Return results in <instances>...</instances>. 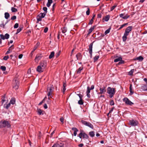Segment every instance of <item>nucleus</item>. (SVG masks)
I'll use <instances>...</instances> for the list:
<instances>
[{
    "instance_id": "nucleus-33",
    "label": "nucleus",
    "mask_w": 147,
    "mask_h": 147,
    "mask_svg": "<svg viewBox=\"0 0 147 147\" xmlns=\"http://www.w3.org/2000/svg\"><path fill=\"white\" fill-rule=\"evenodd\" d=\"M129 90L130 92V95H132L134 94V92L132 91V85L131 84H130V85Z\"/></svg>"
},
{
    "instance_id": "nucleus-45",
    "label": "nucleus",
    "mask_w": 147,
    "mask_h": 147,
    "mask_svg": "<svg viewBox=\"0 0 147 147\" xmlns=\"http://www.w3.org/2000/svg\"><path fill=\"white\" fill-rule=\"evenodd\" d=\"M42 9H43V10L44 11V13H47V7H43V8Z\"/></svg>"
},
{
    "instance_id": "nucleus-9",
    "label": "nucleus",
    "mask_w": 147,
    "mask_h": 147,
    "mask_svg": "<svg viewBox=\"0 0 147 147\" xmlns=\"http://www.w3.org/2000/svg\"><path fill=\"white\" fill-rule=\"evenodd\" d=\"M138 123V121L136 120L131 119L129 121V124L132 126H136Z\"/></svg>"
},
{
    "instance_id": "nucleus-47",
    "label": "nucleus",
    "mask_w": 147,
    "mask_h": 147,
    "mask_svg": "<svg viewBox=\"0 0 147 147\" xmlns=\"http://www.w3.org/2000/svg\"><path fill=\"white\" fill-rule=\"evenodd\" d=\"M14 48V45H11L10 47L8 49V50H9V51H11V50L12 49H13Z\"/></svg>"
},
{
    "instance_id": "nucleus-22",
    "label": "nucleus",
    "mask_w": 147,
    "mask_h": 147,
    "mask_svg": "<svg viewBox=\"0 0 147 147\" xmlns=\"http://www.w3.org/2000/svg\"><path fill=\"white\" fill-rule=\"evenodd\" d=\"M110 18V16L109 15H107L104 18H103L102 20L106 22L108 21Z\"/></svg>"
},
{
    "instance_id": "nucleus-52",
    "label": "nucleus",
    "mask_w": 147,
    "mask_h": 147,
    "mask_svg": "<svg viewBox=\"0 0 147 147\" xmlns=\"http://www.w3.org/2000/svg\"><path fill=\"white\" fill-rule=\"evenodd\" d=\"M11 105V103L9 102L8 104L5 107V108L6 109H8L9 107Z\"/></svg>"
},
{
    "instance_id": "nucleus-26",
    "label": "nucleus",
    "mask_w": 147,
    "mask_h": 147,
    "mask_svg": "<svg viewBox=\"0 0 147 147\" xmlns=\"http://www.w3.org/2000/svg\"><path fill=\"white\" fill-rule=\"evenodd\" d=\"M37 112L38 113V115H43V113H42L43 111L42 110L40 109H37Z\"/></svg>"
},
{
    "instance_id": "nucleus-1",
    "label": "nucleus",
    "mask_w": 147,
    "mask_h": 147,
    "mask_svg": "<svg viewBox=\"0 0 147 147\" xmlns=\"http://www.w3.org/2000/svg\"><path fill=\"white\" fill-rule=\"evenodd\" d=\"M11 126L10 122L9 121L2 120L0 121V128L5 127L9 128Z\"/></svg>"
},
{
    "instance_id": "nucleus-19",
    "label": "nucleus",
    "mask_w": 147,
    "mask_h": 147,
    "mask_svg": "<svg viewBox=\"0 0 147 147\" xmlns=\"http://www.w3.org/2000/svg\"><path fill=\"white\" fill-rule=\"evenodd\" d=\"M63 90H62V91L63 94H64L65 93V91L66 90V88L67 86V84L66 83V82H63Z\"/></svg>"
},
{
    "instance_id": "nucleus-21",
    "label": "nucleus",
    "mask_w": 147,
    "mask_h": 147,
    "mask_svg": "<svg viewBox=\"0 0 147 147\" xmlns=\"http://www.w3.org/2000/svg\"><path fill=\"white\" fill-rule=\"evenodd\" d=\"M96 15L95 14H93V16L92 19L90 20L89 23V25H92L94 22V20L95 17Z\"/></svg>"
},
{
    "instance_id": "nucleus-60",
    "label": "nucleus",
    "mask_w": 147,
    "mask_h": 147,
    "mask_svg": "<svg viewBox=\"0 0 147 147\" xmlns=\"http://www.w3.org/2000/svg\"><path fill=\"white\" fill-rule=\"evenodd\" d=\"M16 17L15 16H13L11 18V20H16Z\"/></svg>"
},
{
    "instance_id": "nucleus-4",
    "label": "nucleus",
    "mask_w": 147,
    "mask_h": 147,
    "mask_svg": "<svg viewBox=\"0 0 147 147\" xmlns=\"http://www.w3.org/2000/svg\"><path fill=\"white\" fill-rule=\"evenodd\" d=\"M80 138L88 139L89 138V136L87 134H86L83 130H81L80 133L78 134V136Z\"/></svg>"
},
{
    "instance_id": "nucleus-41",
    "label": "nucleus",
    "mask_w": 147,
    "mask_h": 147,
    "mask_svg": "<svg viewBox=\"0 0 147 147\" xmlns=\"http://www.w3.org/2000/svg\"><path fill=\"white\" fill-rule=\"evenodd\" d=\"M0 69L2 70L3 71H5L6 70V67L5 66H1Z\"/></svg>"
},
{
    "instance_id": "nucleus-36",
    "label": "nucleus",
    "mask_w": 147,
    "mask_h": 147,
    "mask_svg": "<svg viewBox=\"0 0 147 147\" xmlns=\"http://www.w3.org/2000/svg\"><path fill=\"white\" fill-rule=\"evenodd\" d=\"M78 104L80 105H83L84 102L83 101V100L82 98L81 99H80V100L78 101Z\"/></svg>"
},
{
    "instance_id": "nucleus-40",
    "label": "nucleus",
    "mask_w": 147,
    "mask_h": 147,
    "mask_svg": "<svg viewBox=\"0 0 147 147\" xmlns=\"http://www.w3.org/2000/svg\"><path fill=\"white\" fill-rule=\"evenodd\" d=\"M61 51H59L57 53L55 54L56 58L58 57L60 55L61 53Z\"/></svg>"
},
{
    "instance_id": "nucleus-13",
    "label": "nucleus",
    "mask_w": 147,
    "mask_h": 147,
    "mask_svg": "<svg viewBox=\"0 0 147 147\" xmlns=\"http://www.w3.org/2000/svg\"><path fill=\"white\" fill-rule=\"evenodd\" d=\"M132 28V26H128L126 28L124 33L128 35L129 32L131 30Z\"/></svg>"
},
{
    "instance_id": "nucleus-54",
    "label": "nucleus",
    "mask_w": 147,
    "mask_h": 147,
    "mask_svg": "<svg viewBox=\"0 0 147 147\" xmlns=\"http://www.w3.org/2000/svg\"><path fill=\"white\" fill-rule=\"evenodd\" d=\"M18 26H19L18 24L17 23H16L14 25V28H17L18 27Z\"/></svg>"
},
{
    "instance_id": "nucleus-50",
    "label": "nucleus",
    "mask_w": 147,
    "mask_h": 147,
    "mask_svg": "<svg viewBox=\"0 0 147 147\" xmlns=\"http://www.w3.org/2000/svg\"><path fill=\"white\" fill-rule=\"evenodd\" d=\"M90 9L89 8H88V10L86 11V14L88 16L90 14Z\"/></svg>"
},
{
    "instance_id": "nucleus-44",
    "label": "nucleus",
    "mask_w": 147,
    "mask_h": 147,
    "mask_svg": "<svg viewBox=\"0 0 147 147\" xmlns=\"http://www.w3.org/2000/svg\"><path fill=\"white\" fill-rule=\"evenodd\" d=\"M22 28H19L17 30V32L16 33V34H18L22 30Z\"/></svg>"
},
{
    "instance_id": "nucleus-43",
    "label": "nucleus",
    "mask_w": 147,
    "mask_h": 147,
    "mask_svg": "<svg viewBox=\"0 0 147 147\" xmlns=\"http://www.w3.org/2000/svg\"><path fill=\"white\" fill-rule=\"evenodd\" d=\"M11 10L12 12H16L17 11H18L17 9L16 8L13 7H12L11 8Z\"/></svg>"
},
{
    "instance_id": "nucleus-6",
    "label": "nucleus",
    "mask_w": 147,
    "mask_h": 147,
    "mask_svg": "<svg viewBox=\"0 0 147 147\" xmlns=\"http://www.w3.org/2000/svg\"><path fill=\"white\" fill-rule=\"evenodd\" d=\"M81 122L83 125L87 126L92 129H93L94 126L90 123L84 120H81Z\"/></svg>"
},
{
    "instance_id": "nucleus-61",
    "label": "nucleus",
    "mask_w": 147,
    "mask_h": 147,
    "mask_svg": "<svg viewBox=\"0 0 147 147\" xmlns=\"http://www.w3.org/2000/svg\"><path fill=\"white\" fill-rule=\"evenodd\" d=\"M102 15L101 13H99L97 15V18H101L102 17Z\"/></svg>"
},
{
    "instance_id": "nucleus-34",
    "label": "nucleus",
    "mask_w": 147,
    "mask_h": 147,
    "mask_svg": "<svg viewBox=\"0 0 147 147\" xmlns=\"http://www.w3.org/2000/svg\"><path fill=\"white\" fill-rule=\"evenodd\" d=\"M99 57V55H96L94 58V61L95 62L97 61Z\"/></svg>"
},
{
    "instance_id": "nucleus-28",
    "label": "nucleus",
    "mask_w": 147,
    "mask_h": 147,
    "mask_svg": "<svg viewBox=\"0 0 147 147\" xmlns=\"http://www.w3.org/2000/svg\"><path fill=\"white\" fill-rule=\"evenodd\" d=\"M55 55V52L54 51H52L51 52L50 55L49 56V59H51Z\"/></svg>"
},
{
    "instance_id": "nucleus-11",
    "label": "nucleus",
    "mask_w": 147,
    "mask_h": 147,
    "mask_svg": "<svg viewBox=\"0 0 147 147\" xmlns=\"http://www.w3.org/2000/svg\"><path fill=\"white\" fill-rule=\"evenodd\" d=\"M94 42V41L93 42L91 43L89 45V52L90 55L91 57H92V46L93 45V43Z\"/></svg>"
},
{
    "instance_id": "nucleus-37",
    "label": "nucleus",
    "mask_w": 147,
    "mask_h": 147,
    "mask_svg": "<svg viewBox=\"0 0 147 147\" xmlns=\"http://www.w3.org/2000/svg\"><path fill=\"white\" fill-rule=\"evenodd\" d=\"M37 46H35L34 47L33 49V51L31 52L30 53V55H33V53L34 52V51L37 48Z\"/></svg>"
},
{
    "instance_id": "nucleus-57",
    "label": "nucleus",
    "mask_w": 147,
    "mask_h": 147,
    "mask_svg": "<svg viewBox=\"0 0 147 147\" xmlns=\"http://www.w3.org/2000/svg\"><path fill=\"white\" fill-rule=\"evenodd\" d=\"M119 61V57H118L116 59L114 60V62H117Z\"/></svg>"
},
{
    "instance_id": "nucleus-12",
    "label": "nucleus",
    "mask_w": 147,
    "mask_h": 147,
    "mask_svg": "<svg viewBox=\"0 0 147 147\" xmlns=\"http://www.w3.org/2000/svg\"><path fill=\"white\" fill-rule=\"evenodd\" d=\"M47 62L45 61H41L40 64V66L44 69L47 66Z\"/></svg>"
},
{
    "instance_id": "nucleus-39",
    "label": "nucleus",
    "mask_w": 147,
    "mask_h": 147,
    "mask_svg": "<svg viewBox=\"0 0 147 147\" xmlns=\"http://www.w3.org/2000/svg\"><path fill=\"white\" fill-rule=\"evenodd\" d=\"M134 71V69H131L130 71L128 72V74L130 75H132Z\"/></svg>"
},
{
    "instance_id": "nucleus-53",
    "label": "nucleus",
    "mask_w": 147,
    "mask_h": 147,
    "mask_svg": "<svg viewBox=\"0 0 147 147\" xmlns=\"http://www.w3.org/2000/svg\"><path fill=\"white\" fill-rule=\"evenodd\" d=\"M127 24H128L127 23H125L124 24L121 25V27H120V29L122 28H123V27H124L125 26L127 25Z\"/></svg>"
},
{
    "instance_id": "nucleus-29",
    "label": "nucleus",
    "mask_w": 147,
    "mask_h": 147,
    "mask_svg": "<svg viewBox=\"0 0 147 147\" xmlns=\"http://www.w3.org/2000/svg\"><path fill=\"white\" fill-rule=\"evenodd\" d=\"M144 59V58L142 56H140L136 58L135 60H139V61H142Z\"/></svg>"
},
{
    "instance_id": "nucleus-5",
    "label": "nucleus",
    "mask_w": 147,
    "mask_h": 147,
    "mask_svg": "<svg viewBox=\"0 0 147 147\" xmlns=\"http://www.w3.org/2000/svg\"><path fill=\"white\" fill-rule=\"evenodd\" d=\"M19 84V82L18 80L14 79L13 81V87L15 90H17L18 88Z\"/></svg>"
},
{
    "instance_id": "nucleus-20",
    "label": "nucleus",
    "mask_w": 147,
    "mask_h": 147,
    "mask_svg": "<svg viewBox=\"0 0 147 147\" xmlns=\"http://www.w3.org/2000/svg\"><path fill=\"white\" fill-rule=\"evenodd\" d=\"M42 56L41 54H38L35 57V61H38L40 60L42 58Z\"/></svg>"
},
{
    "instance_id": "nucleus-18",
    "label": "nucleus",
    "mask_w": 147,
    "mask_h": 147,
    "mask_svg": "<svg viewBox=\"0 0 147 147\" xmlns=\"http://www.w3.org/2000/svg\"><path fill=\"white\" fill-rule=\"evenodd\" d=\"M129 17V16L127 14L125 13H121L120 14V17L122 18L123 19H126Z\"/></svg>"
},
{
    "instance_id": "nucleus-14",
    "label": "nucleus",
    "mask_w": 147,
    "mask_h": 147,
    "mask_svg": "<svg viewBox=\"0 0 147 147\" xmlns=\"http://www.w3.org/2000/svg\"><path fill=\"white\" fill-rule=\"evenodd\" d=\"M76 57L78 60L81 61L82 59V55L81 53H79L76 55Z\"/></svg>"
},
{
    "instance_id": "nucleus-25",
    "label": "nucleus",
    "mask_w": 147,
    "mask_h": 147,
    "mask_svg": "<svg viewBox=\"0 0 147 147\" xmlns=\"http://www.w3.org/2000/svg\"><path fill=\"white\" fill-rule=\"evenodd\" d=\"M83 68V67H81L79 68L78 69L76 70V73L77 74H79L81 73V70H82Z\"/></svg>"
},
{
    "instance_id": "nucleus-55",
    "label": "nucleus",
    "mask_w": 147,
    "mask_h": 147,
    "mask_svg": "<svg viewBox=\"0 0 147 147\" xmlns=\"http://www.w3.org/2000/svg\"><path fill=\"white\" fill-rule=\"evenodd\" d=\"M0 36L1 39L4 40L5 39V36L3 34H1Z\"/></svg>"
},
{
    "instance_id": "nucleus-46",
    "label": "nucleus",
    "mask_w": 147,
    "mask_h": 147,
    "mask_svg": "<svg viewBox=\"0 0 147 147\" xmlns=\"http://www.w3.org/2000/svg\"><path fill=\"white\" fill-rule=\"evenodd\" d=\"M5 38L6 39H8L9 37V35L7 33L5 35Z\"/></svg>"
},
{
    "instance_id": "nucleus-63",
    "label": "nucleus",
    "mask_w": 147,
    "mask_h": 147,
    "mask_svg": "<svg viewBox=\"0 0 147 147\" xmlns=\"http://www.w3.org/2000/svg\"><path fill=\"white\" fill-rule=\"evenodd\" d=\"M48 30V28L47 27H46L44 29V32L45 33H46L47 32Z\"/></svg>"
},
{
    "instance_id": "nucleus-49",
    "label": "nucleus",
    "mask_w": 147,
    "mask_h": 147,
    "mask_svg": "<svg viewBox=\"0 0 147 147\" xmlns=\"http://www.w3.org/2000/svg\"><path fill=\"white\" fill-rule=\"evenodd\" d=\"M117 6L116 5H114V6H112L111 7V11H112Z\"/></svg>"
},
{
    "instance_id": "nucleus-30",
    "label": "nucleus",
    "mask_w": 147,
    "mask_h": 147,
    "mask_svg": "<svg viewBox=\"0 0 147 147\" xmlns=\"http://www.w3.org/2000/svg\"><path fill=\"white\" fill-rule=\"evenodd\" d=\"M89 135L91 137H94L95 136L94 132L93 131H91L89 132Z\"/></svg>"
},
{
    "instance_id": "nucleus-35",
    "label": "nucleus",
    "mask_w": 147,
    "mask_h": 147,
    "mask_svg": "<svg viewBox=\"0 0 147 147\" xmlns=\"http://www.w3.org/2000/svg\"><path fill=\"white\" fill-rule=\"evenodd\" d=\"M141 89L144 91L147 90V86L144 85L142 86Z\"/></svg>"
},
{
    "instance_id": "nucleus-3",
    "label": "nucleus",
    "mask_w": 147,
    "mask_h": 147,
    "mask_svg": "<svg viewBox=\"0 0 147 147\" xmlns=\"http://www.w3.org/2000/svg\"><path fill=\"white\" fill-rule=\"evenodd\" d=\"M54 88L52 86L48 87L47 89V95L48 97V98L50 100V98H52V94Z\"/></svg>"
},
{
    "instance_id": "nucleus-51",
    "label": "nucleus",
    "mask_w": 147,
    "mask_h": 147,
    "mask_svg": "<svg viewBox=\"0 0 147 147\" xmlns=\"http://www.w3.org/2000/svg\"><path fill=\"white\" fill-rule=\"evenodd\" d=\"M52 147H62V146L59 144H55Z\"/></svg>"
},
{
    "instance_id": "nucleus-17",
    "label": "nucleus",
    "mask_w": 147,
    "mask_h": 147,
    "mask_svg": "<svg viewBox=\"0 0 147 147\" xmlns=\"http://www.w3.org/2000/svg\"><path fill=\"white\" fill-rule=\"evenodd\" d=\"M44 69H43V68L39 65L36 68V71L40 73L43 72Z\"/></svg>"
},
{
    "instance_id": "nucleus-42",
    "label": "nucleus",
    "mask_w": 147,
    "mask_h": 147,
    "mask_svg": "<svg viewBox=\"0 0 147 147\" xmlns=\"http://www.w3.org/2000/svg\"><path fill=\"white\" fill-rule=\"evenodd\" d=\"M125 63V62L124 61L122 60V58L121 57H120V64H124Z\"/></svg>"
},
{
    "instance_id": "nucleus-7",
    "label": "nucleus",
    "mask_w": 147,
    "mask_h": 147,
    "mask_svg": "<svg viewBox=\"0 0 147 147\" xmlns=\"http://www.w3.org/2000/svg\"><path fill=\"white\" fill-rule=\"evenodd\" d=\"M46 13H41L38 14L36 17L37 22H39L42 20V18H44Z\"/></svg>"
},
{
    "instance_id": "nucleus-56",
    "label": "nucleus",
    "mask_w": 147,
    "mask_h": 147,
    "mask_svg": "<svg viewBox=\"0 0 147 147\" xmlns=\"http://www.w3.org/2000/svg\"><path fill=\"white\" fill-rule=\"evenodd\" d=\"M64 120V119L63 117H61L60 119V120L61 121V122L62 123V124L63 123Z\"/></svg>"
},
{
    "instance_id": "nucleus-64",
    "label": "nucleus",
    "mask_w": 147,
    "mask_h": 147,
    "mask_svg": "<svg viewBox=\"0 0 147 147\" xmlns=\"http://www.w3.org/2000/svg\"><path fill=\"white\" fill-rule=\"evenodd\" d=\"M114 104V101L113 100H112L110 102V105H113Z\"/></svg>"
},
{
    "instance_id": "nucleus-27",
    "label": "nucleus",
    "mask_w": 147,
    "mask_h": 147,
    "mask_svg": "<svg viewBox=\"0 0 147 147\" xmlns=\"http://www.w3.org/2000/svg\"><path fill=\"white\" fill-rule=\"evenodd\" d=\"M128 35L125 34L124 33L123 36L122 37L123 40V41H125L127 39V36Z\"/></svg>"
},
{
    "instance_id": "nucleus-2",
    "label": "nucleus",
    "mask_w": 147,
    "mask_h": 147,
    "mask_svg": "<svg viewBox=\"0 0 147 147\" xmlns=\"http://www.w3.org/2000/svg\"><path fill=\"white\" fill-rule=\"evenodd\" d=\"M107 92L109 94V97L111 98L115 93V88L108 87L107 89Z\"/></svg>"
},
{
    "instance_id": "nucleus-15",
    "label": "nucleus",
    "mask_w": 147,
    "mask_h": 147,
    "mask_svg": "<svg viewBox=\"0 0 147 147\" xmlns=\"http://www.w3.org/2000/svg\"><path fill=\"white\" fill-rule=\"evenodd\" d=\"M96 25H94L91 27L88 31V33L87 34V36H89L92 32L94 29L96 27Z\"/></svg>"
},
{
    "instance_id": "nucleus-24",
    "label": "nucleus",
    "mask_w": 147,
    "mask_h": 147,
    "mask_svg": "<svg viewBox=\"0 0 147 147\" xmlns=\"http://www.w3.org/2000/svg\"><path fill=\"white\" fill-rule=\"evenodd\" d=\"M53 3V0H48V2L47 4V6L49 7L51 5V4Z\"/></svg>"
},
{
    "instance_id": "nucleus-59",
    "label": "nucleus",
    "mask_w": 147,
    "mask_h": 147,
    "mask_svg": "<svg viewBox=\"0 0 147 147\" xmlns=\"http://www.w3.org/2000/svg\"><path fill=\"white\" fill-rule=\"evenodd\" d=\"M9 58V56L8 55H7V56H5L4 57L3 59L4 60H7Z\"/></svg>"
},
{
    "instance_id": "nucleus-38",
    "label": "nucleus",
    "mask_w": 147,
    "mask_h": 147,
    "mask_svg": "<svg viewBox=\"0 0 147 147\" xmlns=\"http://www.w3.org/2000/svg\"><path fill=\"white\" fill-rule=\"evenodd\" d=\"M62 32L63 33H65L67 31V29L66 28L64 27L62 29Z\"/></svg>"
},
{
    "instance_id": "nucleus-10",
    "label": "nucleus",
    "mask_w": 147,
    "mask_h": 147,
    "mask_svg": "<svg viewBox=\"0 0 147 147\" xmlns=\"http://www.w3.org/2000/svg\"><path fill=\"white\" fill-rule=\"evenodd\" d=\"M124 102H125V103L129 105H132L134 104V103L129 100L128 98H125L123 99Z\"/></svg>"
},
{
    "instance_id": "nucleus-32",
    "label": "nucleus",
    "mask_w": 147,
    "mask_h": 147,
    "mask_svg": "<svg viewBox=\"0 0 147 147\" xmlns=\"http://www.w3.org/2000/svg\"><path fill=\"white\" fill-rule=\"evenodd\" d=\"M16 102V100L14 98H12L11 100L10 103L14 105L15 103Z\"/></svg>"
},
{
    "instance_id": "nucleus-16",
    "label": "nucleus",
    "mask_w": 147,
    "mask_h": 147,
    "mask_svg": "<svg viewBox=\"0 0 147 147\" xmlns=\"http://www.w3.org/2000/svg\"><path fill=\"white\" fill-rule=\"evenodd\" d=\"M100 92L99 93V94H104L106 92V87L105 86H103L102 88H100Z\"/></svg>"
},
{
    "instance_id": "nucleus-58",
    "label": "nucleus",
    "mask_w": 147,
    "mask_h": 147,
    "mask_svg": "<svg viewBox=\"0 0 147 147\" xmlns=\"http://www.w3.org/2000/svg\"><path fill=\"white\" fill-rule=\"evenodd\" d=\"M5 24H4L3 23H2L0 25V26L1 27H2L3 28H5Z\"/></svg>"
},
{
    "instance_id": "nucleus-23",
    "label": "nucleus",
    "mask_w": 147,
    "mask_h": 147,
    "mask_svg": "<svg viewBox=\"0 0 147 147\" xmlns=\"http://www.w3.org/2000/svg\"><path fill=\"white\" fill-rule=\"evenodd\" d=\"M72 130L74 131V134L75 136H76L77 135V132L78 131V129L76 127H73L72 128Z\"/></svg>"
},
{
    "instance_id": "nucleus-31",
    "label": "nucleus",
    "mask_w": 147,
    "mask_h": 147,
    "mask_svg": "<svg viewBox=\"0 0 147 147\" xmlns=\"http://www.w3.org/2000/svg\"><path fill=\"white\" fill-rule=\"evenodd\" d=\"M10 15L8 12H6L5 13V19H7L9 17Z\"/></svg>"
},
{
    "instance_id": "nucleus-62",
    "label": "nucleus",
    "mask_w": 147,
    "mask_h": 147,
    "mask_svg": "<svg viewBox=\"0 0 147 147\" xmlns=\"http://www.w3.org/2000/svg\"><path fill=\"white\" fill-rule=\"evenodd\" d=\"M77 95L79 96L80 99H81V98H82L83 96L81 94L79 93V94H77Z\"/></svg>"
},
{
    "instance_id": "nucleus-48",
    "label": "nucleus",
    "mask_w": 147,
    "mask_h": 147,
    "mask_svg": "<svg viewBox=\"0 0 147 147\" xmlns=\"http://www.w3.org/2000/svg\"><path fill=\"white\" fill-rule=\"evenodd\" d=\"M110 28H109L108 29H107V30L105 31V35L109 33V32L110 31Z\"/></svg>"
},
{
    "instance_id": "nucleus-8",
    "label": "nucleus",
    "mask_w": 147,
    "mask_h": 147,
    "mask_svg": "<svg viewBox=\"0 0 147 147\" xmlns=\"http://www.w3.org/2000/svg\"><path fill=\"white\" fill-rule=\"evenodd\" d=\"M94 85L91 86L90 88L89 86L87 87V90L86 92V95L88 98L90 97V90H93L94 88Z\"/></svg>"
}]
</instances>
